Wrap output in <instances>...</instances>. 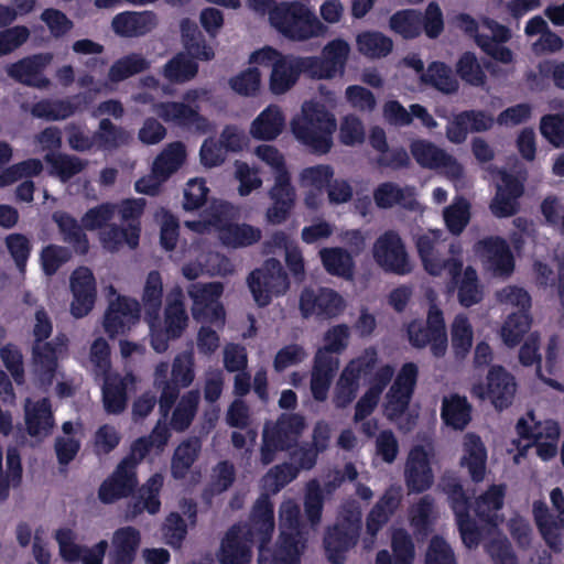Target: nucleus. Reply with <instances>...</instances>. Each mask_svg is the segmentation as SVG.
<instances>
[{"label":"nucleus","mask_w":564,"mask_h":564,"mask_svg":"<svg viewBox=\"0 0 564 564\" xmlns=\"http://www.w3.org/2000/svg\"><path fill=\"white\" fill-rule=\"evenodd\" d=\"M299 506L285 500L280 509L281 535L274 550L264 546L274 529L273 508L269 498L262 496L256 502L250 525L234 527L221 544V564H249L250 542L257 539L259 564H300V554L304 547L299 531Z\"/></svg>","instance_id":"obj_1"},{"label":"nucleus","mask_w":564,"mask_h":564,"mask_svg":"<svg viewBox=\"0 0 564 564\" xmlns=\"http://www.w3.org/2000/svg\"><path fill=\"white\" fill-rule=\"evenodd\" d=\"M393 373L394 369L390 365L379 364L377 351L368 348L343 369L334 389L333 402L337 408L349 405L356 398L360 379L366 378L368 388L358 400L354 416L355 422L362 421L378 405L380 395Z\"/></svg>","instance_id":"obj_2"},{"label":"nucleus","mask_w":564,"mask_h":564,"mask_svg":"<svg viewBox=\"0 0 564 564\" xmlns=\"http://www.w3.org/2000/svg\"><path fill=\"white\" fill-rule=\"evenodd\" d=\"M441 236L440 230H431L417 237L416 248L424 270L434 276H438L446 271L457 289L459 303L466 307L471 306L482 297V289L477 272L471 267L462 270L463 261L459 258L460 249L458 247L452 246L451 257L441 259L438 254Z\"/></svg>","instance_id":"obj_3"},{"label":"nucleus","mask_w":564,"mask_h":564,"mask_svg":"<svg viewBox=\"0 0 564 564\" xmlns=\"http://www.w3.org/2000/svg\"><path fill=\"white\" fill-rule=\"evenodd\" d=\"M142 85L145 91L137 95L135 100L142 104H151L153 111L165 122L193 129L199 133H207L213 130L212 123L198 113L197 104L206 97L207 93L205 90L193 89L187 91L182 102H155L161 91L158 80L148 77Z\"/></svg>","instance_id":"obj_4"},{"label":"nucleus","mask_w":564,"mask_h":564,"mask_svg":"<svg viewBox=\"0 0 564 564\" xmlns=\"http://www.w3.org/2000/svg\"><path fill=\"white\" fill-rule=\"evenodd\" d=\"M290 129L300 143L316 153H327L333 145L336 130L335 115L316 100L303 101L300 111L290 121Z\"/></svg>","instance_id":"obj_5"},{"label":"nucleus","mask_w":564,"mask_h":564,"mask_svg":"<svg viewBox=\"0 0 564 564\" xmlns=\"http://www.w3.org/2000/svg\"><path fill=\"white\" fill-rule=\"evenodd\" d=\"M238 209L228 202H214L209 208V219L206 221H186L193 231L206 234L215 231L220 242L228 248H246L257 243L261 237L260 228L246 223H231Z\"/></svg>","instance_id":"obj_6"},{"label":"nucleus","mask_w":564,"mask_h":564,"mask_svg":"<svg viewBox=\"0 0 564 564\" xmlns=\"http://www.w3.org/2000/svg\"><path fill=\"white\" fill-rule=\"evenodd\" d=\"M181 32L186 53H180L169 61L164 68V77L176 84L191 80L197 73V64L189 58L209 61L214 57V50L207 45L195 22L184 19L181 22Z\"/></svg>","instance_id":"obj_7"},{"label":"nucleus","mask_w":564,"mask_h":564,"mask_svg":"<svg viewBox=\"0 0 564 564\" xmlns=\"http://www.w3.org/2000/svg\"><path fill=\"white\" fill-rule=\"evenodd\" d=\"M110 350L104 338H97L90 346L87 367L97 376L104 377V404L109 413H119L126 408V392L134 383V378L108 375L110 368Z\"/></svg>","instance_id":"obj_8"},{"label":"nucleus","mask_w":564,"mask_h":564,"mask_svg":"<svg viewBox=\"0 0 564 564\" xmlns=\"http://www.w3.org/2000/svg\"><path fill=\"white\" fill-rule=\"evenodd\" d=\"M270 23L284 36L295 41L323 36L327 32L315 13L299 2L279 3L270 12Z\"/></svg>","instance_id":"obj_9"},{"label":"nucleus","mask_w":564,"mask_h":564,"mask_svg":"<svg viewBox=\"0 0 564 564\" xmlns=\"http://www.w3.org/2000/svg\"><path fill=\"white\" fill-rule=\"evenodd\" d=\"M145 322L149 325L152 348L156 352H164L169 340L181 337L188 324L182 290L175 288L169 293L163 318L159 313H148Z\"/></svg>","instance_id":"obj_10"},{"label":"nucleus","mask_w":564,"mask_h":564,"mask_svg":"<svg viewBox=\"0 0 564 564\" xmlns=\"http://www.w3.org/2000/svg\"><path fill=\"white\" fill-rule=\"evenodd\" d=\"M305 58L283 55L265 46L252 52L249 64L271 68L269 89L273 95L288 93L297 82L300 74L306 72Z\"/></svg>","instance_id":"obj_11"},{"label":"nucleus","mask_w":564,"mask_h":564,"mask_svg":"<svg viewBox=\"0 0 564 564\" xmlns=\"http://www.w3.org/2000/svg\"><path fill=\"white\" fill-rule=\"evenodd\" d=\"M66 356V343L58 339L54 345L36 346L33 348L32 377L34 383L42 389H46L56 382V393L58 397H68L74 391V384L64 380V376L58 370V360Z\"/></svg>","instance_id":"obj_12"},{"label":"nucleus","mask_w":564,"mask_h":564,"mask_svg":"<svg viewBox=\"0 0 564 564\" xmlns=\"http://www.w3.org/2000/svg\"><path fill=\"white\" fill-rule=\"evenodd\" d=\"M468 391L473 398L488 400L497 410L509 408L517 392L514 377L501 366H492L485 379L473 376Z\"/></svg>","instance_id":"obj_13"},{"label":"nucleus","mask_w":564,"mask_h":564,"mask_svg":"<svg viewBox=\"0 0 564 564\" xmlns=\"http://www.w3.org/2000/svg\"><path fill=\"white\" fill-rule=\"evenodd\" d=\"M517 433L529 442L524 448L534 445L538 456L543 460L553 458L557 453L560 426L554 420H540L530 411L517 423Z\"/></svg>","instance_id":"obj_14"},{"label":"nucleus","mask_w":564,"mask_h":564,"mask_svg":"<svg viewBox=\"0 0 564 564\" xmlns=\"http://www.w3.org/2000/svg\"><path fill=\"white\" fill-rule=\"evenodd\" d=\"M432 302L426 324L413 321L408 325V337L412 346L423 348L430 346L435 357H443L447 351L448 339L442 311Z\"/></svg>","instance_id":"obj_15"},{"label":"nucleus","mask_w":564,"mask_h":564,"mask_svg":"<svg viewBox=\"0 0 564 564\" xmlns=\"http://www.w3.org/2000/svg\"><path fill=\"white\" fill-rule=\"evenodd\" d=\"M104 292L108 299L104 329L110 337L122 335L138 324L140 304L133 299L119 295L112 285L105 286Z\"/></svg>","instance_id":"obj_16"},{"label":"nucleus","mask_w":564,"mask_h":564,"mask_svg":"<svg viewBox=\"0 0 564 564\" xmlns=\"http://www.w3.org/2000/svg\"><path fill=\"white\" fill-rule=\"evenodd\" d=\"M248 286L254 302L259 306H265L274 296L286 292L289 282L281 263L275 259H270L262 268L250 273Z\"/></svg>","instance_id":"obj_17"},{"label":"nucleus","mask_w":564,"mask_h":564,"mask_svg":"<svg viewBox=\"0 0 564 564\" xmlns=\"http://www.w3.org/2000/svg\"><path fill=\"white\" fill-rule=\"evenodd\" d=\"M224 285L219 282L196 283L188 289L193 302L192 315L199 323H210L221 327L225 323V308L220 303Z\"/></svg>","instance_id":"obj_18"},{"label":"nucleus","mask_w":564,"mask_h":564,"mask_svg":"<svg viewBox=\"0 0 564 564\" xmlns=\"http://www.w3.org/2000/svg\"><path fill=\"white\" fill-rule=\"evenodd\" d=\"M411 153L422 167L440 171L455 187L463 185V166L444 150L429 141L415 140L411 143Z\"/></svg>","instance_id":"obj_19"},{"label":"nucleus","mask_w":564,"mask_h":564,"mask_svg":"<svg viewBox=\"0 0 564 564\" xmlns=\"http://www.w3.org/2000/svg\"><path fill=\"white\" fill-rule=\"evenodd\" d=\"M183 275L195 280L203 274L227 275L234 272V265L226 257L208 251L200 243L191 245L184 252Z\"/></svg>","instance_id":"obj_20"},{"label":"nucleus","mask_w":564,"mask_h":564,"mask_svg":"<svg viewBox=\"0 0 564 564\" xmlns=\"http://www.w3.org/2000/svg\"><path fill=\"white\" fill-rule=\"evenodd\" d=\"M350 45L343 39H335L328 42L321 57H306V73L315 79H332L345 73Z\"/></svg>","instance_id":"obj_21"},{"label":"nucleus","mask_w":564,"mask_h":564,"mask_svg":"<svg viewBox=\"0 0 564 564\" xmlns=\"http://www.w3.org/2000/svg\"><path fill=\"white\" fill-rule=\"evenodd\" d=\"M372 256L375 262L387 272L403 275L412 271L405 246L394 231H387L377 238Z\"/></svg>","instance_id":"obj_22"},{"label":"nucleus","mask_w":564,"mask_h":564,"mask_svg":"<svg viewBox=\"0 0 564 564\" xmlns=\"http://www.w3.org/2000/svg\"><path fill=\"white\" fill-rule=\"evenodd\" d=\"M304 429L303 417L292 414L282 415L275 425L267 424L263 431L261 459L264 465L273 460L276 451L288 448Z\"/></svg>","instance_id":"obj_23"},{"label":"nucleus","mask_w":564,"mask_h":564,"mask_svg":"<svg viewBox=\"0 0 564 564\" xmlns=\"http://www.w3.org/2000/svg\"><path fill=\"white\" fill-rule=\"evenodd\" d=\"M416 377L417 367L412 362L405 364L386 397L384 414L389 420L398 423L401 429L405 427L400 423V419L408 409Z\"/></svg>","instance_id":"obj_24"},{"label":"nucleus","mask_w":564,"mask_h":564,"mask_svg":"<svg viewBox=\"0 0 564 564\" xmlns=\"http://www.w3.org/2000/svg\"><path fill=\"white\" fill-rule=\"evenodd\" d=\"M441 487L447 495L449 505L456 516L463 543L469 549L476 546L480 533L469 519L468 502L458 479L454 476H444L441 480Z\"/></svg>","instance_id":"obj_25"},{"label":"nucleus","mask_w":564,"mask_h":564,"mask_svg":"<svg viewBox=\"0 0 564 564\" xmlns=\"http://www.w3.org/2000/svg\"><path fill=\"white\" fill-rule=\"evenodd\" d=\"M434 457V447L431 442L417 444L409 453L404 478L410 491L422 492L427 490L433 481L434 475L431 462Z\"/></svg>","instance_id":"obj_26"},{"label":"nucleus","mask_w":564,"mask_h":564,"mask_svg":"<svg viewBox=\"0 0 564 564\" xmlns=\"http://www.w3.org/2000/svg\"><path fill=\"white\" fill-rule=\"evenodd\" d=\"M72 302L70 314L75 318L87 316L95 306L97 283L93 271L87 267L75 269L69 276Z\"/></svg>","instance_id":"obj_27"},{"label":"nucleus","mask_w":564,"mask_h":564,"mask_svg":"<svg viewBox=\"0 0 564 564\" xmlns=\"http://www.w3.org/2000/svg\"><path fill=\"white\" fill-rule=\"evenodd\" d=\"M348 513L343 523L329 531L325 539L327 556L334 564L343 563L345 552L356 544L359 533L360 510L354 507Z\"/></svg>","instance_id":"obj_28"},{"label":"nucleus","mask_w":564,"mask_h":564,"mask_svg":"<svg viewBox=\"0 0 564 564\" xmlns=\"http://www.w3.org/2000/svg\"><path fill=\"white\" fill-rule=\"evenodd\" d=\"M551 501L553 508L558 512L556 518L549 514L543 502H535L533 512L544 540L551 547L557 549L564 531V496L558 488L551 491Z\"/></svg>","instance_id":"obj_29"},{"label":"nucleus","mask_w":564,"mask_h":564,"mask_svg":"<svg viewBox=\"0 0 564 564\" xmlns=\"http://www.w3.org/2000/svg\"><path fill=\"white\" fill-rule=\"evenodd\" d=\"M300 308L305 317L321 316L330 318L344 311L345 301L337 292L330 289H318L317 291L306 289L301 294Z\"/></svg>","instance_id":"obj_30"},{"label":"nucleus","mask_w":564,"mask_h":564,"mask_svg":"<svg viewBox=\"0 0 564 564\" xmlns=\"http://www.w3.org/2000/svg\"><path fill=\"white\" fill-rule=\"evenodd\" d=\"M475 252L494 275L508 276L513 272V257L503 239L496 237L481 240L475 246Z\"/></svg>","instance_id":"obj_31"},{"label":"nucleus","mask_w":564,"mask_h":564,"mask_svg":"<svg viewBox=\"0 0 564 564\" xmlns=\"http://www.w3.org/2000/svg\"><path fill=\"white\" fill-rule=\"evenodd\" d=\"M268 192L271 206L267 209L268 223L279 225L284 223L296 202V192L291 183V175L278 176Z\"/></svg>","instance_id":"obj_32"},{"label":"nucleus","mask_w":564,"mask_h":564,"mask_svg":"<svg viewBox=\"0 0 564 564\" xmlns=\"http://www.w3.org/2000/svg\"><path fill=\"white\" fill-rule=\"evenodd\" d=\"M334 177V169L327 164L308 166L301 171L299 184L303 189L304 204L307 208L316 209L324 200V189Z\"/></svg>","instance_id":"obj_33"},{"label":"nucleus","mask_w":564,"mask_h":564,"mask_svg":"<svg viewBox=\"0 0 564 564\" xmlns=\"http://www.w3.org/2000/svg\"><path fill=\"white\" fill-rule=\"evenodd\" d=\"M52 59L53 55L50 53L34 55L9 65L7 72L10 77L22 84L46 88L50 80L43 76L42 72L51 64Z\"/></svg>","instance_id":"obj_34"},{"label":"nucleus","mask_w":564,"mask_h":564,"mask_svg":"<svg viewBox=\"0 0 564 564\" xmlns=\"http://www.w3.org/2000/svg\"><path fill=\"white\" fill-rule=\"evenodd\" d=\"M24 421L29 435L37 441L47 437L54 427L51 403L46 398L26 399L24 403Z\"/></svg>","instance_id":"obj_35"},{"label":"nucleus","mask_w":564,"mask_h":564,"mask_svg":"<svg viewBox=\"0 0 564 564\" xmlns=\"http://www.w3.org/2000/svg\"><path fill=\"white\" fill-rule=\"evenodd\" d=\"M286 123L283 109L275 104L261 110L249 126V134L254 140L273 141L284 130Z\"/></svg>","instance_id":"obj_36"},{"label":"nucleus","mask_w":564,"mask_h":564,"mask_svg":"<svg viewBox=\"0 0 564 564\" xmlns=\"http://www.w3.org/2000/svg\"><path fill=\"white\" fill-rule=\"evenodd\" d=\"M499 174L500 182L497 183V193L490 204V210L497 217H509L518 210V198L523 193V185L518 178L505 172Z\"/></svg>","instance_id":"obj_37"},{"label":"nucleus","mask_w":564,"mask_h":564,"mask_svg":"<svg viewBox=\"0 0 564 564\" xmlns=\"http://www.w3.org/2000/svg\"><path fill=\"white\" fill-rule=\"evenodd\" d=\"M134 466L132 459H124L115 474L101 485L99 497L104 502H113L131 491L135 485Z\"/></svg>","instance_id":"obj_38"},{"label":"nucleus","mask_w":564,"mask_h":564,"mask_svg":"<svg viewBox=\"0 0 564 564\" xmlns=\"http://www.w3.org/2000/svg\"><path fill=\"white\" fill-rule=\"evenodd\" d=\"M156 24L158 19L152 11H126L115 15L111 28L120 36L137 37L151 32Z\"/></svg>","instance_id":"obj_39"},{"label":"nucleus","mask_w":564,"mask_h":564,"mask_svg":"<svg viewBox=\"0 0 564 564\" xmlns=\"http://www.w3.org/2000/svg\"><path fill=\"white\" fill-rule=\"evenodd\" d=\"M141 544L139 530L123 527L116 530L111 538V549L108 554L109 564H132Z\"/></svg>","instance_id":"obj_40"},{"label":"nucleus","mask_w":564,"mask_h":564,"mask_svg":"<svg viewBox=\"0 0 564 564\" xmlns=\"http://www.w3.org/2000/svg\"><path fill=\"white\" fill-rule=\"evenodd\" d=\"M404 65L413 68L421 75V80L430 84L443 93H453L457 89V80L452 76L451 69L443 63H432L426 73L423 72V62L415 55L404 58Z\"/></svg>","instance_id":"obj_41"},{"label":"nucleus","mask_w":564,"mask_h":564,"mask_svg":"<svg viewBox=\"0 0 564 564\" xmlns=\"http://www.w3.org/2000/svg\"><path fill=\"white\" fill-rule=\"evenodd\" d=\"M487 451L480 437L475 434H466L463 443L460 466L466 468L470 478L482 481L486 475Z\"/></svg>","instance_id":"obj_42"},{"label":"nucleus","mask_w":564,"mask_h":564,"mask_svg":"<svg viewBox=\"0 0 564 564\" xmlns=\"http://www.w3.org/2000/svg\"><path fill=\"white\" fill-rule=\"evenodd\" d=\"M503 496V487L494 485L475 502V513L479 521L489 527V534H494L491 531L499 524L498 512L502 507Z\"/></svg>","instance_id":"obj_43"},{"label":"nucleus","mask_w":564,"mask_h":564,"mask_svg":"<svg viewBox=\"0 0 564 564\" xmlns=\"http://www.w3.org/2000/svg\"><path fill=\"white\" fill-rule=\"evenodd\" d=\"M373 198L378 207L390 208L395 204L402 207L416 210L421 206L415 198V189L413 187H400L393 183H383L377 187Z\"/></svg>","instance_id":"obj_44"},{"label":"nucleus","mask_w":564,"mask_h":564,"mask_svg":"<svg viewBox=\"0 0 564 564\" xmlns=\"http://www.w3.org/2000/svg\"><path fill=\"white\" fill-rule=\"evenodd\" d=\"M441 417L447 426L464 430L471 419V405L465 397L458 394L444 397Z\"/></svg>","instance_id":"obj_45"},{"label":"nucleus","mask_w":564,"mask_h":564,"mask_svg":"<svg viewBox=\"0 0 564 564\" xmlns=\"http://www.w3.org/2000/svg\"><path fill=\"white\" fill-rule=\"evenodd\" d=\"M564 348L556 337L549 340L545 354L544 366L536 367L539 378L555 390L564 392V384L551 378L561 372Z\"/></svg>","instance_id":"obj_46"},{"label":"nucleus","mask_w":564,"mask_h":564,"mask_svg":"<svg viewBox=\"0 0 564 564\" xmlns=\"http://www.w3.org/2000/svg\"><path fill=\"white\" fill-rule=\"evenodd\" d=\"M338 365V359H325L324 351L316 352L311 380V390L316 400L324 401L327 398L329 383Z\"/></svg>","instance_id":"obj_47"},{"label":"nucleus","mask_w":564,"mask_h":564,"mask_svg":"<svg viewBox=\"0 0 564 564\" xmlns=\"http://www.w3.org/2000/svg\"><path fill=\"white\" fill-rule=\"evenodd\" d=\"M163 485V477L159 474L153 475L141 488L139 501L129 508L126 514L128 520H133L142 510L149 513H156L160 509L159 492Z\"/></svg>","instance_id":"obj_48"},{"label":"nucleus","mask_w":564,"mask_h":564,"mask_svg":"<svg viewBox=\"0 0 564 564\" xmlns=\"http://www.w3.org/2000/svg\"><path fill=\"white\" fill-rule=\"evenodd\" d=\"M456 26L464 32L476 36L484 35V39L492 37L496 41L507 42L511 34L509 29L490 20H484L477 24L470 17L460 14L456 18Z\"/></svg>","instance_id":"obj_49"},{"label":"nucleus","mask_w":564,"mask_h":564,"mask_svg":"<svg viewBox=\"0 0 564 564\" xmlns=\"http://www.w3.org/2000/svg\"><path fill=\"white\" fill-rule=\"evenodd\" d=\"M140 225L129 224L126 228L110 227L100 231L99 240L109 251H117L123 246L133 249L139 243Z\"/></svg>","instance_id":"obj_50"},{"label":"nucleus","mask_w":564,"mask_h":564,"mask_svg":"<svg viewBox=\"0 0 564 564\" xmlns=\"http://www.w3.org/2000/svg\"><path fill=\"white\" fill-rule=\"evenodd\" d=\"M186 156L185 145L182 142H172L155 158L153 171L161 175L162 178H169L181 169L186 161Z\"/></svg>","instance_id":"obj_51"},{"label":"nucleus","mask_w":564,"mask_h":564,"mask_svg":"<svg viewBox=\"0 0 564 564\" xmlns=\"http://www.w3.org/2000/svg\"><path fill=\"white\" fill-rule=\"evenodd\" d=\"M53 219L63 235V239L70 243L77 252L86 253L88 250V239L83 226L64 212H56L53 215Z\"/></svg>","instance_id":"obj_52"},{"label":"nucleus","mask_w":564,"mask_h":564,"mask_svg":"<svg viewBox=\"0 0 564 564\" xmlns=\"http://www.w3.org/2000/svg\"><path fill=\"white\" fill-rule=\"evenodd\" d=\"M357 50L369 58L387 56L393 46L391 39L379 32L367 31L359 33L356 37Z\"/></svg>","instance_id":"obj_53"},{"label":"nucleus","mask_w":564,"mask_h":564,"mask_svg":"<svg viewBox=\"0 0 564 564\" xmlns=\"http://www.w3.org/2000/svg\"><path fill=\"white\" fill-rule=\"evenodd\" d=\"M319 257L328 273L345 279L352 276L354 261L348 252L340 248H323Z\"/></svg>","instance_id":"obj_54"},{"label":"nucleus","mask_w":564,"mask_h":564,"mask_svg":"<svg viewBox=\"0 0 564 564\" xmlns=\"http://www.w3.org/2000/svg\"><path fill=\"white\" fill-rule=\"evenodd\" d=\"M399 500V489L391 488L387 490L368 517L367 530L371 535H375L381 525L386 523L389 514L397 508Z\"/></svg>","instance_id":"obj_55"},{"label":"nucleus","mask_w":564,"mask_h":564,"mask_svg":"<svg viewBox=\"0 0 564 564\" xmlns=\"http://www.w3.org/2000/svg\"><path fill=\"white\" fill-rule=\"evenodd\" d=\"M76 110L77 106L70 100H42L32 107L31 113L47 121H57L70 117Z\"/></svg>","instance_id":"obj_56"},{"label":"nucleus","mask_w":564,"mask_h":564,"mask_svg":"<svg viewBox=\"0 0 564 564\" xmlns=\"http://www.w3.org/2000/svg\"><path fill=\"white\" fill-rule=\"evenodd\" d=\"M261 73L258 65H251L229 79L230 88L238 95L254 97L261 89Z\"/></svg>","instance_id":"obj_57"},{"label":"nucleus","mask_w":564,"mask_h":564,"mask_svg":"<svg viewBox=\"0 0 564 564\" xmlns=\"http://www.w3.org/2000/svg\"><path fill=\"white\" fill-rule=\"evenodd\" d=\"M45 161L50 165V174L57 176L63 182L80 173L86 165L78 158L54 153H47Z\"/></svg>","instance_id":"obj_58"},{"label":"nucleus","mask_w":564,"mask_h":564,"mask_svg":"<svg viewBox=\"0 0 564 564\" xmlns=\"http://www.w3.org/2000/svg\"><path fill=\"white\" fill-rule=\"evenodd\" d=\"M532 318L529 313H512L505 321L501 338L509 347L518 345L523 335L530 329Z\"/></svg>","instance_id":"obj_59"},{"label":"nucleus","mask_w":564,"mask_h":564,"mask_svg":"<svg viewBox=\"0 0 564 564\" xmlns=\"http://www.w3.org/2000/svg\"><path fill=\"white\" fill-rule=\"evenodd\" d=\"M200 449L198 440L192 438L177 446L172 459V474L175 478H184Z\"/></svg>","instance_id":"obj_60"},{"label":"nucleus","mask_w":564,"mask_h":564,"mask_svg":"<svg viewBox=\"0 0 564 564\" xmlns=\"http://www.w3.org/2000/svg\"><path fill=\"white\" fill-rule=\"evenodd\" d=\"M169 438V429L165 425L158 424L149 438H140L133 444L131 457L129 458L137 464V462L141 460L151 449L161 453Z\"/></svg>","instance_id":"obj_61"},{"label":"nucleus","mask_w":564,"mask_h":564,"mask_svg":"<svg viewBox=\"0 0 564 564\" xmlns=\"http://www.w3.org/2000/svg\"><path fill=\"white\" fill-rule=\"evenodd\" d=\"M469 208V203L465 198L457 196L453 203L444 209V221L452 234L458 235L467 226L470 218Z\"/></svg>","instance_id":"obj_62"},{"label":"nucleus","mask_w":564,"mask_h":564,"mask_svg":"<svg viewBox=\"0 0 564 564\" xmlns=\"http://www.w3.org/2000/svg\"><path fill=\"white\" fill-rule=\"evenodd\" d=\"M234 177L239 183L238 193L240 196H248L262 186L259 170L240 160L234 163Z\"/></svg>","instance_id":"obj_63"},{"label":"nucleus","mask_w":564,"mask_h":564,"mask_svg":"<svg viewBox=\"0 0 564 564\" xmlns=\"http://www.w3.org/2000/svg\"><path fill=\"white\" fill-rule=\"evenodd\" d=\"M390 29L404 39H412L421 33V17L414 10H401L390 18Z\"/></svg>","instance_id":"obj_64"}]
</instances>
